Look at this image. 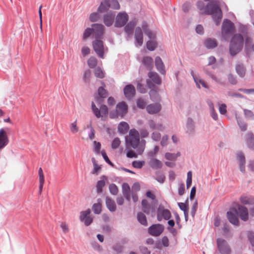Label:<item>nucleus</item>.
I'll use <instances>...</instances> for the list:
<instances>
[{
	"label": "nucleus",
	"instance_id": "1a4fd4ad",
	"mask_svg": "<svg viewBox=\"0 0 254 254\" xmlns=\"http://www.w3.org/2000/svg\"><path fill=\"white\" fill-rule=\"evenodd\" d=\"M217 247L219 252L222 254H229L231 250L226 241L219 238L217 240Z\"/></svg>",
	"mask_w": 254,
	"mask_h": 254
},
{
	"label": "nucleus",
	"instance_id": "aec40b11",
	"mask_svg": "<svg viewBox=\"0 0 254 254\" xmlns=\"http://www.w3.org/2000/svg\"><path fill=\"white\" fill-rule=\"evenodd\" d=\"M115 13L114 12H109L104 15L103 17L104 23L107 26H111L114 21Z\"/></svg>",
	"mask_w": 254,
	"mask_h": 254
},
{
	"label": "nucleus",
	"instance_id": "e433bc0d",
	"mask_svg": "<svg viewBox=\"0 0 254 254\" xmlns=\"http://www.w3.org/2000/svg\"><path fill=\"white\" fill-rule=\"evenodd\" d=\"M137 220L141 224L145 226H147L148 224L146 217L143 213L141 212H138L137 214Z\"/></svg>",
	"mask_w": 254,
	"mask_h": 254
},
{
	"label": "nucleus",
	"instance_id": "f8f14e48",
	"mask_svg": "<svg viewBox=\"0 0 254 254\" xmlns=\"http://www.w3.org/2000/svg\"><path fill=\"white\" fill-rule=\"evenodd\" d=\"M146 84L149 88L151 89L149 92L151 99L153 101H159L160 100V97L156 90L155 89H157L155 85L151 82L150 79H147Z\"/></svg>",
	"mask_w": 254,
	"mask_h": 254
},
{
	"label": "nucleus",
	"instance_id": "680f3d73",
	"mask_svg": "<svg viewBox=\"0 0 254 254\" xmlns=\"http://www.w3.org/2000/svg\"><path fill=\"white\" fill-rule=\"evenodd\" d=\"M144 163V161H134L132 163V165L134 168L140 169L142 167Z\"/></svg>",
	"mask_w": 254,
	"mask_h": 254
},
{
	"label": "nucleus",
	"instance_id": "72a5a7b5",
	"mask_svg": "<svg viewBox=\"0 0 254 254\" xmlns=\"http://www.w3.org/2000/svg\"><path fill=\"white\" fill-rule=\"evenodd\" d=\"M188 202V199L186 200V203L178 202V205L179 208L184 211L185 217L186 220H188L189 215V207L187 204Z\"/></svg>",
	"mask_w": 254,
	"mask_h": 254
},
{
	"label": "nucleus",
	"instance_id": "393cba45",
	"mask_svg": "<svg viewBox=\"0 0 254 254\" xmlns=\"http://www.w3.org/2000/svg\"><path fill=\"white\" fill-rule=\"evenodd\" d=\"M237 159L239 161V165L240 171L242 173H245L246 159L244 154L242 152L238 153Z\"/></svg>",
	"mask_w": 254,
	"mask_h": 254
},
{
	"label": "nucleus",
	"instance_id": "603ef678",
	"mask_svg": "<svg viewBox=\"0 0 254 254\" xmlns=\"http://www.w3.org/2000/svg\"><path fill=\"white\" fill-rule=\"evenodd\" d=\"M92 210L94 213L100 214L101 212V205L99 203H94L92 206Z\"/></svg>",
	"mask_w": 254,
	"mask_h": 254
},
{
	"label": "nucleus",
	"instance_id": "79ce46f5",
	"mask_svg": "<svg viewBox=\"0 0 254 254\" xmlns=\"http://www.w3.org/2000/svg\"><path fill=\"white\" fill-rule=\"evenodd\" d=\"M91 160L93 163L94 167L92 173L93 174L98 175L99 172L101 170V168L97 164L96 161L94 158H92Z\"/></svg>",
	"mask_w": 254,
	"mask_h": 254
},
{
	"label": "nucleus",
	"instance_id": "4d7b16f0",
	"mask_svg": "<svg viewBox=\"0 0 254 254\" xmlns=\"http://www.w3.org/2000/svg\"><path fill=\"white\" fill-rule=\"evenodd\" d=\"M91 71L89 69L86 70L84 72V74L83 75V80L86 83H89L90 82V78L91 76Z\"/></svg>",
	"mask_w": 254,
	"mask_h": 254
},
{
	"label": "nucleus",
	"instance_id": "0eeeda50",
	"mask_svg": "<svg viewBox=\"0 0 254 254\" xmlns=\"http://www.w3.org/2000/svg\"><path fill=\"white\" fill-rule=\"evenodd\" d=\"M171 217L170 211L165 208L162 205H159L157 209V220L159 221H161L163 219L169 220Z\"/></svg>",
	"mask_w": 254,
	"mask_h": 254
},
{
	"label": "nucleus",
	"instance_id": "423d86ee",
	"mask_svg": "<svg viewBox=\"0 0 254 254\" xmlns=\"http://www.w3.org/2000/svg\"><path fill=\"white\" fill-rule=\"evenodd\" d=\"M235 31V26L229 19H225L222 25V34L224 37L227 35L233 33Z\"/></svg>",
	"mask_w": 254,
	"mask_h": 254
},
{
	"label": "nucleus",
	"instance_id": "a878e982",
	"mask_svg": "<svg viewBox=\"0 0 254 254\" xmlns=\"http://www.w3.org/2000/svg\"><path fill=\"white\" fill-rule=\"evenodd\" d=\"M122 192L128 201L130 200V188L129 186L127 183H124L122 185Z\"/></svg>",
	"mask_w": 254,
	"mask_h": 254
},
{
	"label": "nucleus",
	"instance_id": "49530a36",
	"mask_svg": "<svg viewBox=\"0 0 254 254\" xmlns=\"http://www.w3.org/2000/svg\"><path fill=\"white\" fill-rule=\"evenodd\" d=\"M99 12H92L90 14L89 16V19L91 22H96L98 21L100 18V16L99 14Z\"/></svg>",
	"mask_w": 254,
	"mask_h": 254
},
{
	"label": "nucleus",
	"instance_id": "473e14b6",
	"mask_svg": "<svg viewBox=\"0 0 254 254\" xmlns=\"http://www.w3.org/2000/svg\"><path fill=\"white\" fill-rule=\"evenodd\" d=\"M110 4L108 0H105L102 1L98 8L97 11L100 13H103L107 11L110 8Z\"/></svg>",
	"mask_w": 254,
	"mask_h": 254
},
{
	"label": "nucleus",
	"instance_id": "dca6fc26",
	"mask_svg": "<svg viewBox=\"0 0 254 254\" xmlns=\"http://www.w3.org/2000/svg\"><path fill=\"white\" fill-rule=\"evenodd\" d=\"M9 142V139L6 131L1 128L0 129V150L4 148Z\"/></svg>",
	"mask_w": 254,
	"mask_h": 254
},
{
	"label": "nucleus",
	"instance_id": "ddd939ff",
	"mask_svg": "<svg viewBox=\"0 0 254 254\" xmlns=\"http://www.w3.org/2000/svg\"><path fill=\"white\" fill-rule=\"evenodd\" d=\"M164 230V226L162 224H154L148 228V233L152 236H158Z\"/></svg>",
	"mask_w": 254,
	"mask_h": 254
},
{
	"label": "nucleus",
	"instance_id": "c756f323",
	"mask_svg": "<svg viewBox=\"0 0 254 254\" xmlns=\"http://www.w3.org/2000/svg\"><path fill=\"white\" fill-rule=\"evenodd\" d=\"M106 204L107 208L111 212H114L116 210V205L114 200L110 197L107 196L106 198Z\"/></svg>",
	"mask_w": 254,
	"mask_h": 254
},
{
	"label": "nucleus",
	"instance_id": "37998d69",
	"mask_svg": "<svg viewBox=\"0 0 254 254\" xmlns=\"http://www.w3.org/2000/svg\"><path fill=\"white\" fill-rule=\"evenodd\" d=\"M180 156V153L179 152L177 153V154L168 152L165 153V158L169 160H176L177 158Z\"/></svg>",
	"mask_w": 254,
	"mask_h": 254
},
{
	"label": "nucleus",
	"instance_id": "39448f33",
	"mask_svg": "<svg viewBox=\"0 0 254 254\" xmlns=\"http://www.w3.org/2000/svg\"><path fill=\"white\" fill-rule=\"evenodd\" d=\"M91 109L94 115L97 118H103L104 116H107L108 114V108L107 106L102 105L98 109L95 103L92 102L91 103Z\"/></svg>",
	"mask_w": 254,
	"mask_h": 254
},
{
	"label": "nucleus",
	"instance_id": "8fccbe9b",
	"mask_svg": "<svg viewBox=\"0 0 254 254\" xmlns=\"http://www.w3.org/2000/svg\"><path fill=\"white\" fill-rule=\"evenodd\" d=\"M110 7L115 9H120V4L117 0H108Z\"/></svg>",
	"mask_w": 254,
	"mask_h": 254
},
{
	"label": "nucleus",
	"instance_id": "13d9d810",
	"mask_svg": "<svg viewBox=\"0 0 254 254\" xmlns=\"http://www.w3.org/2000/svg\"><path fill=\"white\" fill-rule=\"evenodd\" d=\"M121 144V141L119 138L116 137L112 143V148L114 149H117Z\"/></svg>",
	"mask_w": 254,
	"mask_h": 254
},
{
	"label": "nucleus",
	"instance_id": "f257e3e1",
	"mask_svg": "<svg viewBox=\"0 0 254 254\" xmlns=\"http://www.w3.org/2000/svg\"><path fill=\"white\" fill-rule=\"evenodd\" d=\"M196 6L200 10L204 8V11L201 14L211 15L216 25L219 24L222 18V12L218 1H211L208 3L205 7L204 2L202 1H198L196 3Z\"/></svg>",
	"mask_w": 254,
	"mask_h": 254
},
{
	"label": "nucleus",
	"instance_id": "f704fd0d",
	"mask_svg": "<svg viewBox=\"0 0 254 254\" xmlns=\"http://www.w3.org/2000/svg\"><path fill=\"white\" fill-rule=\"evenodd\" d=\"M142 63L147 68L150 69L153 67V60L150 57H144L142 59Z\"/></svg>",
	"mask_w": 254,
	"mask_h": 254
},
{
	"label": "nucleus",
	"instance_id": "6e6552de",
	"mask_svg": "<svg viewBox=\"0 0 254 254\" xmlns=\"http://www.w3.org/2000/svg\"><path fill=\"white\" fill-rule=\"evenodd\" d=\"M93 35L95 39H101L104 34V26L102 24H93L91 25Z\"/></svg>",
	"mask_w": 254,
	"mask_h": 254
},
{
	"label": "nucleus",
	"instance_id": "5701e85b",
	"mask_svg": "<svg viewBox=\"0 0 254 254\" xmlns=\"http://www.w3.org/2000/svg\"><path fill=\"white\" fill-rule=\"evenodd\" d=\"M161 109V106L160 104H152L146 107V110L150 114H154L158 113Z\"/></svg>",
	"mask_w": 254,
	"mask_h": 254
},
{
	"label": "nucleus",
	"instance_id": "6ab92c4d",
	"mask_svg": "<svg viewBox=\"0 0 254 254\" xmlns=\"http://www.w3.org/2000/svg\"><path fill=\"white\" fill-rule=\"evenodd\" d=\"M124 94L127 98L130 99L133 97L135 94L134 87L131 84H128L124 89Z\"/></svg>",
	"mask_w": 254,
	"mask_h": 254
},
{
	"label": "nucleus",
	"instance_id": "5fc2aeb1",
	"mask_svg": "<svg viewBox=\"0 0 254 254\" xmlns=\"http://www.w3.org/2000/svg\"><path fill=\"white\" fill-rule=\"evenodd\" d=\"M94 74L97 77L100 78H103L104 77V73L100 67H97L95 69Z\"/></svg>",
	"mask_w": 254,
	"mask_h": 254
},
{
	"label": "nucleus",
	"instance_id": "a18cd8bd",
	"mask_svg": "<svg viewBox=\"0 0 254 254\" xmlns=\"http://www.w3.org/2000/svg\"><path fill=\"white\" fill-rule=\"evenodd\" d=\"M156 43L153 41H148L146 43L147 49L149 51H154L156 48Z\"/></svg>",
	"mask_w": 254,
	"mask_h": 254
},
{
	"label": "nucleus",
	"instance_id": "b1692460",
	"mask_svg": "<svg viewBox=\"0 0 254 254\" xmlns=\"http://www.w3.org/2000/svg\"><path fill=\"white\" fill-rule=\"evenodd\" d=\"M120 116L123 117L127 112V105L124 102L119 103L116 109Z\"/></svg>",
	"mask_w": 254,
	"mask_h": 254
},
{
	"label": "nucleus",
	"instance_id": "0e129e2a",
	"mask_svg": "<svg viewBox=\"0 0 254 254\" xmlns=\"http://www.w3.org/2000/svg\"><path fill=\"white\" fill-rule=\"evenodd\" d=\"M137 106L138 108L143 109L146 105V102L142 99H138L136 101Z\"/></svg>",
	"mask_w": 254,
	"mask_h": 254
},
{
	"label": "nucleus",
	"instance_id": "4be33fe9",
	"mask_svg": "<svg viewBox=\"0 0 254 254\" xmlns=\"http://www.w3.org/2000/svg\"><path fill=\"white\" fill-rule=\"evenodd\" d=\"M235 69L238 75L243 78L246 74V68L245 67L244 64L239 62L236 64Z\"/></svg>",
	"mask_w": 254,
	"mask_h": 254
},
{
	"label": "nucleus",
	"instance_id": "774afa93",
	"mask_svg": "<svg viewBox=\"0 0 254 254\" xmlns=\"http://www.w3.org/2000/svg\"><path fill=\"white\" fill-rule=\"evenodd\" d=\"M248 237L253 247H254V233L252 232H248Z\"/></svg>",
	"mask_w": 254,
	"mask_h": 254
},
{
	"label": "nucleus",
	"instance_id": "7ed1b4c3",
	"mask_svg": "<svg viewBox=\"0 0 254 254\" xmlns=\"http://www.w3.org/2000/svg\"><path fill=\"white\" fill-rule=\"evenodd\" d=\"M126 142L133 148H137L139 143V134L135 129H131L129 131L128 138L126 137Z\"/></svg>",
	"mask_w": 254,
	"mask_h": 254
},
{
	"label": "nucleus",
	"instance_id": "cd10ccee",
	"mask_svg": "<svg viewBox=\"0 0 254 254\" xmlns=\"http://www.w3.org/2000/svg\"><path fill=\"white\" fill-rule=\"evenodd\" d=\"M149 166L153 169H161L163 166L162 163L156 158H152L149 162Z\"/></svg>",
	"mask_w": 254,
	"mask_h": 254
},
{
	"label": "nucleus",
	"instance_id": "09e8293b",
	"mask_svg": "<svg viewBox=\"0 0 254 254\" xmlns=\"http://www.w3.org/2000/svg\"><path fill=\"white\" fill-rule=\"evenodd\" d=\"M109 189L111 194L117 195L118 192V189L117 186L114 184H111L109 185Z\"/></svg>",
	"mask_w": 254,
	"mask_h": 254
},
{
	"label": "nucleus",
	"instance_id": "58836bf2",
	"mask_svg": "<svg viewBox=\"0 0 254 254\" xmlns=\"http://www.w3.org/2000/svg\"><path fill=\"white\" fill-rule=\"evenodd\" d=\"M136 25L135 21H132L129 22L125 27V31L126 33L132 34L133 30Z\"/></svg>",
	"mask_w": 254,
	"mask_h": 254
},
{
	"label": "nucleus",
	"instance_id": "4468645a",
	"mask_svg": "<svg viewBox=\"0 0 254 254\" xmlns=\"http://www.w3.org/2000/svg\"><path fill=\"white\" fill-rule=\"evenodd\" d=\"M91 210L89 208L80 212V220L84 221V224L87 226L90 225L93 221V218L89 216Z\"/></svg>",
	"mask_w": 254,
	"mask_h": 254
},
{
	"label": "nucleus",
	"instance_id": "c85d7f7f",
	"mask_svg": "<svg viewBox=\"0 0 254 254\" xmlns=\"http://www.w3.org/2000/svg\"><path fill=\"white\" fill-rule=\"evenodd\" d=\"M148 77L155 84L160 85L161 83V79L158 74L153 71H150L148 73Z\"/></svg>",
	"mask_w": 254,
	"mask_h": 254
},
{
	"label": "nucleus",
	"instance_id": "9b49d317",
	"mask_svg": "<svg viewBox=\"0 0 254 254\" xmlns=\"http://www.w3.org/2000/svg\"><path fill=\"white\" fill-rule=\"evenodd\" d=\"M128 18L127 13L120 12L116 17L115 26L116 27H122L125 26L128 21Z\"/></svg>",
	"mask_w": 254,
	"mask_h": 254
},
{
	"label": "nucleus",
	"instance_id": "a211bd4d",
	"mask_svg": "<svg viewBox=\"0 0 254 254\" xmlns=\"http://www.w3.org/2000/svg\"><path fill=\"white\" fill-rule=\"evenodd\" d=\"M134 38L137 45L139 47L141 46L143 42V37L142 30L140 27H137L135 28Z\"/></svg>",
	"mask_w": 254,
	"mask_h": 254
},
{
	"label": "nucleus",
	"instance_id": "69168bd1",
	"mask_svg": "<svg viewBox=\"0 0 254 254\" xmlns=\"http://www.w3.org/2000/svg\"><path fill=\"white\" fill-rule=\"evenodd\" d=\"M156 174L157 175L156 180L160 183H163L165 179V176L160 172H157Z\"/></svg>",
	"mask_w": 254,
	"mask_h": 254
},
{
	"label": "nucleus",
	"instance_id": "bb28decb",
	"mask_svg": "<svg viewBox=\"0 0 254 254\" xmlns=\"http://www.w3.org/2000/svg\"><path fill=\"white\" fill-rule=\"evenodd\" d=\"M155 65L157 70L162 74L165 73V69L164 64L159 57H156L155 60Z\"/></svg>",
	"mask_w": 254,
	"mask_h": 254
},
{
	"label": "nucleus",
	"instance_id": "412c9836",
	"mask_svg": "<svg viewBox=\"0 0 254 254\" xmlns=\"http://www.w3.org/2000/svg\"><path fill=\"white\" fill-rule=\"evenodd\" d=\"M98 96L95 97V100L98 103L101 104L102 98H106L108 95V93L104 87H100L98 89Z\"/></svg>",
	"mask_w": 254,
	"mask_h": 254
},
{
	"label": "nucleus",
	"instance_id": "a19ab883",
	"mask_svg": "<svg viewBox=\"0 0 254 254\" xmlns=\"http://www.w3.org/2000/svg\"><path fill=\"white\" fill-rule=\"evenodd\" d=\"M194 81L196 84L197 87L198 88H200V84L202 87L205 88H208V86L205 83V82L199 77H194Z\"/></svg>",
	"mask_w": 254,
	"mask_h": 254
},
{
	"label": "nucleus",
	"instance_id": "9d476101",
	"mask_svg": "<svg viewBox=\"0 0 254 254\" xmlns=\"http://www.w3.org/2000/svg\"><path fill=\"white\" fill-rule=\"evenodd\" d=\"M238 211L236 208H232L227 212V218L229 222L235 225H239Z\"/></svg>",
	"mask_w": 254,
	"mask_h": 254
},
{
	"label": "nucleus",
	"instance_id": "864d4df0",
	"mask_svg": "<svg viewBox=\"0 0 254 254\" xmlns=\"http://www.w3.org/2000/svg\"><path fill=\"white\" fill-rule=\"evenodd\" d=\"M244 113L245 117L249 119H254V114L253 112L249 110L244 109Z\"/></svg>",
	"mask_w": 254,
	"mask_h": 254
},
{
	"label": "nucleus",
	"instance_id": "2eb2a0df",
	"mask_svg": "<svg viewBox=\"0 0 254 254\" xmlns=\"http://www.w3.org/2000/svg\"><path fill=\"white\" fill-rule=\"evenodd\" d=\"M245 142L250 149L254 151V134L252 132H248L246 134Z\"/></svg>",
	"mask_w": 254,
	"mask_h": 254
},
{
	"label": "nucleus",
	"instance_id": "7c9ffc66",
	"mask_svg": "<svg viewBox=\"0 0 254 254\" xmlns=\"http://www.w3.org/2000/svg\"><path fill=\"white\" fill-rule=\"evenodd\" d=\"M187 132L190 134H193L194 132L195 126L193 120L189 118L187 120Z\"/></svg>",
	"mask_w": 254,
	"mask_h": 254
},
{
	"label": "nucleus",
	"instance_id": "c03bdc74",
	"mask_svg": "<svg viewBox=\"0 0 254 254\" xmlns=\"http://www.w3.org/2000/svg\"><path fill=\"white\" fill-rule=\"evenodd\" d=\"M87 64L90 68H93L96 66L97 64V60L96 58L91 57L88 59Z\"/></svg>",
	"mask_w": 254,
	"mask_h": 254
},
{
	"label": "nucleus",
	"instance_id": "de8ad7c7",
	"mask_svg": "<svg viewBox=\"0 0 254 254\" xmlns=\"http://www.w3.org/2000/svg\"><path fill=\"white\" fill-rule=\"evenodd\" d=\"M93 34V29L92 28H86L83 34V39L86 40L91 35Z\"/></svg>",
	"mask_w": 254,
	"mask_h": 254
},
{
	"label": "nucleus",
	"instance_id": "f3484780",
	"mask_svg": "<svg viewBox=\"0 0 254 254\" xmlns=\"http://www.w3.org/2000/svg\"><path fill=\"white\" fill-rule=\"evenodd\" d=\"M237 209L238 215L242 220L246 221L248 220L249 212L248 209L246 207L239 204Z\"/></svg>",
	"mask_w": 254,
	"mask_h": 254
},
{
	"label": "nucleus",
	"instance_id": "bf43d9fd",
	"mask_svg": "<svg viewBox=\"0 0 254 254\" xmlns=\"http://www.w3.org/2000/svg\"><path fill=\"white\" fill-rule=\"evenodd\" d=\"M204 72L207 74L210 77L215 80L216 82L220 83V80L215 75H213L212 72L208 71L207 69H204Z\"/></svg>",
	"mask_w": 254,
	"mask_h": 254
},
{
	"label": "nucleus",
	"instance_id": "052dcab7",
	"mask_svg": "<svg viewBox=\"0 0 254 254\" xmlns=\"http://www.w3.org/2000/svg\"><path fill=\"white\" fill-rule=\"evenodd\" d=\"M161 134L159 132L154 131L151 134V138L155 141H159L161 139Z\"/></svg>",
	"mask_w": 254,
	"mask_h": 254
},
{
	"label": "nucleus",
	"instance_id": "4c0bfd02",
	"mask_svg": "<svg viewBox=\"0 0 254 254\" xmlns=\"http://www.w3.org/2000/svg\"><path fill=\"white\" fill-rule=\"evenodd\" d=\"M101 180L97 182L96 184L97 191L98 193H101L102 192V189L105 186V181L104 179H107V178L103 176L102 177Z\"/></svg>",
	"mask_w": 254,
	"mask_h": 254
},
{
	"label": "nucleus",
	"instance_id": "c9c22d12",
	"mask_svg": "<svg viewBox=\"0 0 254 254\" xmlns=\"http://www.w3.org/2000/svg\"><path fill=\"white\" fill-rule=\"evenodd\" d=\"M241 202L243 204H254V197L242 195L240 198Z\"/></svg>",
	"mask_w": 254,
	"mask_h": 254
},
{
	"label": "nucleus",
	"instance_id": "338daca9",
	"mask_svg": "<svg viewBox=\"0 0 254 254\" xmlns=\"http://www.w3.org/2000/svg\"><path fill=\"white\" fill-rule=\"evenodd\" d=\"M191 5L190 2L186 1L185 2L182 6L183 11L185 13L188 12L191 7Z\"/></svg>",
	"mask_w": 254,
	"mask_h": 254
},
{
	"label": "nucleus",
	"instance_id": "20e7f679",
	"mask_svg": "<svg viewBox=\"0 0 254 254\" xmlns=\"http://www.w3.org/2000/svg\"><path fill=\"white\" fill-rule=\"evenodd\" d=\"M92 46L98 56L101 59H103L104 58L105 48L103 41L101 40V39H95L92 42Z\"/></svg>",
	"mask_w": 254,
	"mask_h": 254
},
{
	"label": "nucleus",
	"instance_id": "ea45409f",
	"mask_svg": "<svg viewBox=\"0 0 254 254\" xmlns=\"http://www.w3.org/2000/svg\"><path fill=\"white\" fill-rule=\"evenodd\" d=\"M129 128V126L126 122H122L118 126V131L121 133H124Z\"/></svg>",
	"mask_w": 254,
	"mask_h": 254
},
{
	"label": "nucleus",
	"instance_id": "e2e57ef3",
	"mask_svg": "<svg viewBox=\"0 0 254 254\" xmlns=\"http://www.w3.org/2000/svg\"><path fill=\"white\" fill-rule=\"evenodd\" d=\"M237 123L242 131H244L247 130V125L246 123L240 120H238Z\"/></svg>",
	"mask_w": 254,
	"mask_h": 254
},
{
	"label": "nucleus",
	"instance_id": "2f4dec72",
	"mask_svg": "<svg viewBox=\"0 0 254 254\" xmlns=\"http://www.w3.org/2000/svg\"><path fill=\"white\" fill-rule=\"evenodd\" d=\"M204 44L209 49H214L217 46V42L215 39L207 38L205 41Z\"/></svg>",
	"mask_w": 254,
	"mask_h": 254
},
{
	"label": "nucleus",
	"instance_id": "f03ea898",
	"mask_svg": "<svg viewBox=\"0 0 254 254\" xmlns=\"http://www.w3.org/2000/svg\"><path fill=\"white\" fill-rule=\"evenodd\" d=\"M244 39L242 34L236 33L234 34L230 41L229 53L231 56H235L239 53L244 47Z\"/></svg>",
	"mask_w": 254,
	"mask_h": 254
},
{
	"label": "nucleus",
	"instance_id": "3c124183",
	"mask_svg": "<svg viewBox=\"0 0 254 254\" xmlns=\"http://www.w3.org/2000/svg\"><path fill=\"white\" fill-rule=\"evenodd\" d=\"M76 123L77 120L70 125V130L73 134L77 133L79 130V128L77 126Z\"/></svg>",
	"mask_w": 254,
	"mask_h": 254
},
{
	"label": "nucleus",
	"instance_id": "6e6d98bb",
	"mask_svg": "<svg viewBox=\"0 0 254 254\" xmlns=\"http://www.w3.org/2000/svg\"><path fill=\"white\" fill-rule=\"evenodd\" d=\"M228 79L229 82L233 85H236L237 83V80L236 76L232 73H229L228 75Z\"/></svg>",
	"mask_w": 254,
	"mask_h": 254
}]
</instances>
